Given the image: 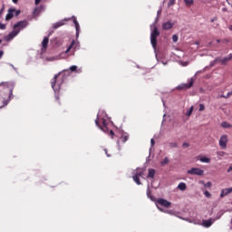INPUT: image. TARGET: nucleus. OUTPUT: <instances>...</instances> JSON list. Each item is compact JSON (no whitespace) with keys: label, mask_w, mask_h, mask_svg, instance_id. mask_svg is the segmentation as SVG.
Wrapping results in <instances>:
<instances>
[{"label":"nucleus","mask_w":232,"mask_h":232,"mask_svg":"<svg viewBox=\"0 0 232 232\" xmlns=\"http://www.w3.org/2000/svg\"><path fill=\"white\" fill-rule=\"evenodd\" d=\"M169 146H170L171 148H179V145L177 144V142H170V143H169Z\"/></svg>","instance_id":"obj_33"},{"label":"nucleus","mask_w":232,"mask_h":232,"mask_svg":"<svg viewBox=\"0 0 232 232\" xmlns=\"http://www.w3.org/2000/svg\"><path fill=\"white\" fill-rule=\"evenodd\" d=\"M41 3V0H35V5H39Z\"/></svg>","instance_id":"obj_47"},{"label":"nucleus","mask_w":232,"mask_h":232,"mask_svg":"<svg viewBox=\"0 0 232 232\" xmlns=\"http://www.w3.org/2000/svg\"><path fill=\"white\" fill-rule=\"evenodd\" d=\"M182 146L183 148H189V143L184 142Z\"/></svg>","instance_id":"obj_40"},{"label":"nucleus","mask_w":232,"mask_h":232,"mask_svg":"<svg viewBox=\"0 0 232 232\" xmlns=\"http://www.w3.org/2000/svg\"><path fill=\"white\" fill-rule=\"evenodd\" d=\"M21 14V10H15L14 11V15H19Z\"/></svg>","instance_id":"obj_41"},{"label":"nucleus","mask_w":232,"mask_h":232,"mask_svg":"<svg viewBox=\"0 0 232 232\" xmlns=\"http://www.w3.org/2000/svg\"><path fill=\"white\" fill-rule=\"evenodd\" d=\"M105 153H106L107 157H110V155H108V150H105Z\"/></svg>","instance_id":"obj_50"},{"label":"nucleus","mask_w":232,"mask_h":232,"mask_svg":"<svg viewBox=\"0 0 232 232\" xmlns=\"http://www.w3.org/2000/svg\"><path fill=\"white\" fill-rule=\"evenodd\" d=\"M227 135L226 134H223L221 137H220V140H219V146L221 148V150H226L227 148Z\"/></svg>","instance_id":"obj_9"},{"label":"nucleus","mask_w":232,"mask_h":232,"mask_svg":"<svg viewBox=\"0 0 232 232\" xmlns=\"http://www.w3.org/2000/svg\"><path fill=\"white\" fill-rule=\"evenodd\" d=\"M71 72H77V65H72L70 67Z\"/></svg>","instance_id":"obj_32"},{"label":"nucleus","mask_w":232,"mask_h":232,"mask_svg":"<svg viewBox=\"0 0 232 232\" xmlns=\"http://www.w3.org/2000/svg\"><path fill=\"white\" fill-rule=\"evenodd\" d=\"M0 30H6V24L0 22Z\"/></svg>","instance_id":"obj_30"},{"label":"nucleus","mask_w":232,"mask_h":232,"mask_svg":"<svg viewBox=\"0 0 232 232\" xmlns=\"http://www.w3.org/2000/svg\"><path fill=\"white\" fill-rule=\"evenodd\" d=\"M147 197L148 198H150V200H155V197L151 194V189H150V187L147 188Z\"/></svg>","instance_id":"obj_20"},{"label":"nucleus","mask_w":232,"mask_h":232,"mask_svg":"<svg viewBox=\"0 0 232 232\" xmlns=\"http://www.w3.org/2000/svg\"><path fill=\"white\" fill-rule=\"evenodd\" d=\"M19 0H13V3H14V5H16V3L18 2Z\"/></svg>","instance_id":"obj_49"},{"label":"nucleus","mask_w":232,"mask_h":232,"mask_svg":"<svg viewBox=\"0 0 232 232\" xmlns=\"http://www.w3.org/2000/svg\"><path fill=\"white\" fill-rule=\"evenodd\" d=\"M206 110V106L204 104H199V111H204Z\"/></svg>","instance_id":"obj_36"},{"label":"nucleus","mask_w":232,"mask_h":232,"mask_svg":"<svg viewBox=\"0 0 232 232\" xmlns=\"http://www.w3.org/2000/svg\"><path fill=\"white\" fill-rule=\"evenodd\" d=\"M231 7H232V5H231Z\"/></svg>","instance_id":"obj_54"},{"label":"nucleus","mask_w":232,"mask_h":232,"mask_svg":"<svg viewBox=\"0 0 232 232\" xmlns=\"http://www.w3.org/2000/svg\"><path fill=\"white\" fill-rule=\"evenodd\" d=\"M150 144H151V146H155V140L151 139L150 140Z\"/></svg>","instance_id":"obj_42"},{"label":"nucleus","mask_w":232,"mask_h":232,"mask_svg":"<svg viewBox=\"0 0 232 232\" xmlns=\"http://www.w3.org/2000/svg\"><path fill=\"white\" fill-rule=\"evenodd\" d=\"M154 177H155V169H150L149 174H148V179H153Z\"/></svg>","instance_id":"obj_21"},{"label":"nucleus","mask_w":232,"mask_h":232,"mask_svg":"<svg viewBox=\"0 0 232 232\" xmlns=\"http://www.w3.org/2000/svg\"><path fill=\"white\" fill-rule=\"evenodd\" d=\"M73 46H75V40L72 41L71 44L69 45V47L65 51V53H68V52H70V50H72V48H73Z\"/></svg>","instance_id":"obj_25"},{"label":"nucleus","mask_w":232,"mask_h":232,"mask_svg":"<svg viewBox=\"0 0 232 232\" xmlns=\"http://www.w3.org/2000/svg\"><path fill=\"white\" fill-rule=\"evenodd\" d=\"M231 59H232V53H230L228 56V60L231 61Z\"/></svg>","instance_id":"obj_48"},{"label":"nucleus","mask_w":232,"mask_h":232,"mask_svg":"<svg viewBox=\"0 0 232 232\" xmlns=\"http://www.w3.org/2000/svg\"><path fill=\"white\" fill-rule=\"evenodd\" d=\"M213 222H215V219L209 218L208 220H203L202 226L204 227H211L213 226Z\"/></svg>","instance_id":"obj_15"},{"label":"nucleus","mask_w":232,"mask_h":232,"mask_svg":"<svg viewBox=\"0 0 232 232\" xmlns=\"http://www.w3.org/2000/svg\"><path fill=\"white\" fill-rule=\"evenodd\" d=\"M140 177H144V169H137L136 170H134L132 179L138 186H140V184H142V182H140Z\"/></svg>","instance_id":"obj_5"},{"label":"nucleus","mask_w":232,"mask_h":232,"mask_svg":"<svg viewBox=\"0 0 232 232\" xmlns=\"http://www.w3.org/2000/svg\"><path fill=\"white\" fill-rule=\"evenodd\" d=\"M231 95H232V91L229 92H227V95H221L220 97H221L222 99H229V97H231Z\"/></svg>","instance_id":"obj_27"},{"label":"nucleus","mask_w":232,"mask_h":232,"mask_svg":"<svg viewBox=\"0 0 232 232\" xmlns=\"http://www.w3.org/2000/svg\"><path fill=\"white\" fill-rule=\"evenodd\" d=\"M26 26H28V21L26 20L16 23L14 25V30L9 34L4 37L5 41H12L14 38L17 37V35H19V32H21V30H24Z\"/></svg>","instance_id":"obj_1"},{"label":"nucleus","mask_w":232,"mask_h":232,"mask_svg":"<svg viewBox=\"0 0 232 232\" xmlns=\"http://www.w3.org/2000/svg\"><path fill=\"white\" fill-rule=\"evenodd\" d=\"M205 197L209 198L211 197V193H209V191H205Z\"/></svg>","instance_id":"obj_39"},{"label":"nucleus","mask_w":232,"mask_h":232,"mask_svg":"<svg viewBox=\"0 0 232 232\" xmlns=\"http://www.w3.org/2000/svg\"><path fill=\"white\" fill-rule=\"evenodd\" d=\"M229 30H232V25L229 26Z\"/></svg>","instance_id":"obj_51"},{"label":"nucleus","mask_w":232,"mask_h":232,"mask_svg":"<svg viewBox=\"0 0 232 232\" xmlns=\"http://www.w3.org/2000/svg\"><path fill=\"white\" fill-rule=\"evenodd\" d=\"M15 13V8H10L8 10L7 14L5 15V21H10L14 17V14Z\"/></svg>","instance_id":"obj_14"},{"label":"nucleus","mask_w":232,"mask_h":232,"mask_svg":"<svg viewBox=\"0 0 232 232\" xmlns=\"http://www.w3.org/2000/svg\"><path fill=\"white\" fill-rule=\"evenodd\" d=\"M227 173H231V171H232V165L227 169Z\"/></svg>","instance_id":"obj_44"},{"label":"nucleus","mask_w":232,"mask_h":232,"mask_svg":"<svg viewBox=\"0 0 232 232\" xmlns=\"http://www.w3.org/2000/svg\"><path fill=\"white\" fill-rule=\"evenodd\" d=\"M217 155H218V157H224V156L226 155V152H224V151H218V152H217Z\"/></svg>","instance_id":"obj_34"},{"label":"nucleus","mask_w":232,"mask_h":232,"mask_svg":"<svg viewBox=\"0 0 232 232\" xmlns=\"http://www.w3.org/2000/svg\"><path fill=\"white\" fill-rule=\"evenodd\" d=\"M157 204H159L160 206H162L163 208H170L171 207V202H169V201H168V199H164V198H158Z\"/></svg>","instance_id":"obj_11"},{"label":"nucleus","mask_w":232,"mask_h":232,"mask_svg":"<svg viewBox=\"0 0 232 232\" xmlns=\"http://www.w3.org/2000/svg\"><path fill=\"white\" fill-rule=\"evenodd\" d=\"M55 101H57V102H59V94H55Z\"/></svg>","instance_id":"obj_45"},{"label":"nucleus","mask_w":232,"mask_h":232,"mask_svg":"<svg viewBox=\"0 0 232 232\" xmlns=\"http://www.w3.org/2000/svg\"><path fill=\"white\" fill-rule=\"evenodd\" d=\"M1 43H3V40H0V44H1Z\"/></svg>","instance_id":"obj_53"},{"label":"nucleus","mask_w":232,"mask_h":232,"mask_svg":"<svg viewBox=\"0 0 232 232\" xmlns=\"http://www.w3.org/2000/svg\"><path fill=\"white\" fill-rule=\"evenodd\" d=\"M5 53L3 52V51H0V59L3 57V54H4Z\"/></svg>","instance_id":"obj_46"},{"label":"nucleus","mask_w":232,"mask_h":232,"mask_svg":"<svg viewBox=\"0 0 232 232\" xmlns=\"http://www.w3.org/2000/svg\"><path fill=\"white\" fill-rule=\"evenodd\" d=\"M61 73L55 74L54 77L51 80V86L55 93L61 90V84H63V80H59Z\"/></svg>","instance_id":"obj_2"},{"label":"nucleus","mask_w":232,"mask_h":232,"mask_svg":"<svg viewBox=\"0 0 232 232\" xmlns=\"http://www.w3.org/2000/svg\"><path fill=\"white\" fill-rule=\"evenodd\" d=\"M175 5V0H169L168 6H173Z\"/></svg>","instance_id":"obj_35"},{"label":"nucleus","mask_w":232,"mask_h":232,"mask_svg":"<svg viewBox=\"0 0 232 232\" xmlns=\"http://www.w3.org/2000/svg\"><path fill=\"white\" fill-rule=\"evenodd\" d=\"M217 43H220V40H217Z\"/></svg>","instance_id":"obj_52"},{"label":"nucleus","mask_w":232,"mask_h":232,"mask_svg":"<svg viewBox=\"0 0 232 232\" xmlns=\"http://www.w3.org/2000/svg\"><path fill=\"white\" fill-rule=\"evenodd\" d=\"M160 35V31L157 26L153 27V30L150 33V44H152V48L157 50V37Z\"/></svg>","instance_id":"obj_3"},{"label":"nucleus","mask_w":232,"mask_h":232,"mask_svg":"<svg viewBox=\"0 0 232 232\" xmlns=\"http://www.w3.org/2000/svg\"><path fill=\"white\" fill-rule=\"evenodd\" d=\"M161 166H166V164H169V160L168 159V157H166L161 162H160Z\"/></svg>","instance_id":"obj_26"},{"label":"nucleus","mask_w":232,"mask_h":232,"mask_svg":"<svg viewBox=\"0 0 232 232\" xmlns=\"http://www.w3.org/2000/svg\"><path fill=\"white\" fill-rule=\"evenodd\" d=\"M48 43H50V39L48 37H44L42 42V50L45 52L46 48H48Z\"/></svg>","instance_id":"obj_16"},{"label":"nucleus","mask_w":232,"mask_h":232,"mask_svg":"<svg viewBox=\"0 0 232 232\" xmlns=\"http://www.w3.org/2000/svg\"><path fill=\"white\" fill-rule=\"evenodd\" d=\"M163 30H171L173 28V23L171 21H168L162 24Z\"/></svg>","instance_id":"obj_17"},{"label":"nucleus","mask_w":232,"mask_h":232,"mask_svg":"<svg viewBox=\"0 0 232 232\" xmlns=\"http://www.w3.org/2000/svg\"><path fill=\"white\" fill-rule=\"evenodd\" d=\"M212 184H211V181H208L206 184H205V188H211Z\"/></svg>","instance_id":"obj_38"},{"label":"nucleus","mask_w":232,"mask_h":232,"mask_svg":"<svg viewBox=\"0 0 232 232\" xmlns=\"http://www.w3.org/2000/svg\"><path fill=\"white\" fill-rule=\"evenodd\" d=\"M194 82H195V80L191 78L188 83H182L181 85H179L177 87V90H189V88L193 86Z\"/></svg>","instance_id":"obj_8"},{"label":"nucleus","mask_w":232,"mask_h":232,"mask_svg":"<svg viewBox=\"0 0 232 232\" xmlns=\"http://www.w3.org/2000/svg\"><path fill=\"white\" fill-rule=\"evenodd\" d=\"M194 107L191 106L190 109L187 111V116L191 117V113H193Z\"/></svg>","instance_id":"obj_28"},{"label":"nucleus","mask_w":232,"mask_h":232,"mask_svg":"<svg viewBox=\"0 0 232 232\" xmlns=\"http://www.w3.org/2000/svg\"><path fill=\"white\" fill-rule=\"evenodd\" d=\"M187 6H191L193 5V0H184Z\"/></svg>","instance_id":"obj_29"},{"label":"nucleus","mask_w":232,"mask_h":232,"mask_svg":"<svg viewBox=\"0 0 232 232\" xmlns=\"http://www.w3.org/2000/svg\"><path fill=\"white\" fill-rule=\"evenodd\" d=\"M130 139V135H128V133H123L121 134V138L117 140V144L119 146V148H121V142H122V144L128 142V140Z\"/></svg>","instance_id":"obj_10"},{"label":"nucleus","mask_w":232,"mask_h":232,"mask_svg":"<svg viewBox=\"0 0 232 232\" xmlns=\"http://www.w3.org/2000/svg\"><path fill=\"white\" fill-rule=\"evenodd\" d=\"M110 135H111V138L113 139V135H115V132H113V130H110Z\"/></svg>","instance_id":"obj_43"},{"label":"nucleus","mask_w":232,"mask_h":232,"mask_svg":"<svg viewBox=\"0 0 232 232\" xmlns=\"http://www.w3.org/2000/svg\"><path fill=\"white\" fill-rule=\"evenodd\" d=\"M227 61H229V58H228V57H226V58H223V59L221 60V63H222L223 64H225V63H227Z\"/></svg>","instance_id":"obj_37"},{"label":"nucleus","mask_w":232,"mask_h":232,"mask_svg":"<svg viewBox=\"0 0 232 232\" xmlns=\"http://www.w3.org/2000/svg\"><path fill=\"white\" fill-rule=\"evenodd\" d=\"M3 86H6L7 88H10V94H9V99L8 100H4L3 106H8V102H10V101H12V99H14V82H5L2 83Z\"/></svg>","instance_id":"obj_4"},{"label":"nucleus","mask_w":232,"mask_h":232,"mask_svg":"<svg viewBox=\"0 0 232 232\" xmlns=\"http://www.w3.org/2000/svg\"><path fill=\"white\" fill-rule=\"evenodd\" d=\"M44 10V7L43 5L37 6L33 11V17L37 18L39 17V14H41Z\"/></svg>","instance_id":"obj_12"},{"label":"nucleus","mask_w":232,"mask_h":232,"mask_svg":"<svg viewBox=\"0 0 232 232\" xmlns=\"http://www.w3.org/2000/svg\"><path fill=\"white\" fill-rule=\"evenodd\" d=\"M73 23L75 25V29H76V35H79V22H77V19H73Z\"/></svg>","instance_id":"obj_24"},{"label":"nucleus","mask_w":232,"mask_h":232,"mask_svg":"<svg viewBox=\"0 0 232 232\" xmlns=\"http://www.w3.org/2000/svg\"><path fill=\"white\" fill-rule=\"evenodd\" d=\"M230 193H232V188H223L220 193V198H224V197H227V195H229Z\"/></svg>","instance_id":"obj_13"},{"label":"nucleus","mask_w":232,"mask_h":232,"mask_svg":"<svg viewBox=\"0 0 232 232\" xmlns=\"http://www.w3.org/2000/svg\"><path fill=\"white\" fill-rule=\"evenodd\" d=\"M61 26H64V21H60L53 24V28L57 30V28H61Z\"/></svg>","instance_id":"obj_18"},{"label":"nucleus","mask_w":232,"mask_h":232,"mask_svg":"<svg viewBox=\"0 0 232 232\" xmlns=\"http://www.w3.org/2000/svg\"><path fill=\"white\" fill-rule=\"evenodd\" d=\"M187 188L188 187L186 186V183H184V182H180L178 185V189H180V191H186Z\"/></svg>","instance_id":"obj_19"},{"label":"nucleus","mask_w":232,"mask_h":232,"mask_svg":"<svg viewBox=\"0 0 232 232\" xmlns=\"http://www.w3.org/2000/svg\"><path fill=\"white\" fill-rule=\"evenodd\" d=\"M172 41H173V43H177V41H179V36L177 34H174L172 36Z\"/></svg>","instance_id":"obj_31"},{"label":"nucleus","mask_w":232,"mask_h":232,"mask_svg":"<svg viewBox=\"0 0 232 232\" xmlns=\"http://www.w3.org/2000/svg\"><path fill=\"white\" fill-rule=\"evenodd\" d=\"M99 117H97V119L95 120V124L96 126H98V128L102 129V131H106L108 130V123L106 122V120L105 119H102L101 120V122L102 125H101V123H99Z\"/></svg>","instance_id":"obj_7"},{"label":"nucleus","mask_w":232,"mask_h":232,"mask_svg":"<svg viewBox=\"0 0 232 232\" xmlns=\"http://www.w3.org/2000/svg\"><path fill=\"white\" fill-rule=\"evenodd\" d=\"M221 126H222V128H225V129L232 128V124H230V123L227 122V121H223V122L221 123Z\"/></svg>","instance_id":"obj_23"},{"label":"nucleus","mask_w":232,"mask_h":232,"mask_svg":"<svg viewBox=\"0 0 232 232\" xmlns=\"http://www.w3.org/2000/svg\"><path fill=\"white\" fill-rule=\"evenodd\" d=\"M188 175H198V177H202L204 175V170L199 168H192L187 171Z\"/></svg>","instance_id":"obj_6"},{"label":"nucleus","mask_w":232,"mask_h":232,"mask_svg":"<svg viewBox=\"0 0 232 232\" xmlns=\"http://www.w3.org/2000/svg\"><path fill=\"white\" fill-rule=\"evenodd\" d=\"M200 162H205L206 164H209L211 162V159L207 157L200 158Z\"/></svg>","instance_id":"obj_22"}]
</instances>
